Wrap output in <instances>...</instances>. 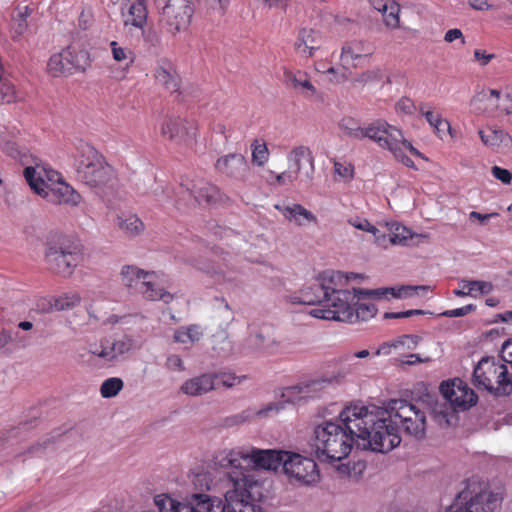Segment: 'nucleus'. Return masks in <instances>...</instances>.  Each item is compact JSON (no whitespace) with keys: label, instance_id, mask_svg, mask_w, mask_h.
<instances>
[{"label":"nucleus","instance_id":"51","mask_svg":"<svg viewBox=\"0 0 512 512\" xmlns=\"http://www.w3.org/2000/svg\"><path fill=\"white\" fill-rule=\"evenodd\" d=\"M124 382L121 378L111 377L104 380L100 386V394L103 398H113L123 389Z\"/></svg>","mask_w":512,"mask_h":512},{"label":"nucleus","instance_id":"6","mask_svg":"<svg viewBox=\"0 0 512 512\" xmlns=\"http://www.w3.org/2000/svg\"><path fill=\"white\" fill-rule=\"evenodd\" d=\"M367 139L390 151L397 161L407 167L414 168V162L408 153L421 157V153L404 138L402 131L386 121L375 120L369 123Z\"/></svg>","mask_w":512,"mask_h":512},{"label":"nucleus","instance_id":"42","mask_svg":"<svg viewBox=\"0 0 512 512\" xmlns=\"http://www.w3.org/2000/svg\"><path fill=\"white\" fill-rule=\"evenodd\" d=\"M81 296L76 291H67L54 295V310L56 312L70 311L81 303Z\"/></svg>","mask_w":512,"mask_h":512},{"label":"nucleus","instance_id":"64","mask_svg":"<svg viewBox=\"0 0 512 512\" xmlns=\"http://www.w3.org/2000/svg\"><path fill=\"white\" fill-rule=\"evenodd\" d=\"M497 111L504 114L512 113V93L507 92L503 95L500 93V100L497 105Z\"/></svg>","mask_w":512,"mask_h":512},{"label":"nucleus","instance_id":"7","mask_svg":"<svg viewBox=\"0 0 512 512\" xmlns=\"http://www.w3.org/2000/svg\"><path fill=\"white\" fill-rule=\"evenodd\" d=\"M498 504V495L485 482L472 478L465 483L445 512H494Z\"/></svg>","mask_w":512,"mask_h":512},{"label":"nucleus","instance_id":"28","mask_svg":"<svg viewBox=\"0 0 512 512\" xmlns=\"http://www.w3.org/2000/svg\"><path fill=\"white\" fill-rule=\"evenodd\" d=\"M285 84L306 99H313L318 96V90L313 85L307 72L302 70H284Z\"/></svg>","mask_w":512,"mask_h":512},{"label":"nucleus","instance_id":"34","mask_svg":"<svg viewBox=\"0 0 512 512\" xmlns=\"http://www.w3.org/2000/svg\"><path fill=\"white\" fill-rule=\"evenodd\" d=\"M458 289L453 290V294L458 297L470 296L476 298L480 295H487L493 290L491 282L482 280L460 279Z\"/></svg>","mask_w":512,"mask_h":512},{"label":"nucleus","instance_id":"27","mask_svg":"<svg viewBox=\"0 0 512 512\" xmlns=\"http://www.w3.org/2000/svg\"><path fill=\"white\" fill-rule=\"evenodd\" d=\"M89 363L96 368H109L115 365L116 359L113 354L110 341L102 338L90 343L87 349Z\"/></svg>","mask_w":512,"mask_h":512},{"label":"nucleus","instance_id":"60","mask_svg":"<svg viewBox=\"0 0 512 512\" xmlns=\"http://www.w3.org/2000/svg\"><path fill=\"white\" fill-rule=\"evenodd\" d=\"M360 300L365 298L373 299H388L391 293L390 287L378 288V289H356Z\"/></svg>","mask_w":512,"mask_h":512},{"label":"nucleus","instance_id":"39","mask_svg":"<svg viewBox=\"0 0 512 512\" xmlns=\"http://www.w3.org/2000/svg\"><path fill=\"white\" fill-rule=\"evenodd\" d=\"M377 11L381 12L388 27L396 28L399 25V5L393 0H369Z\"/></svg>","mask_w":512,"mask_h":512},{"label":"nucleus","instance_id":"9","mask_svg":"<svg viewBox=\"0 0 512 512\" xmlns=\"http://www.w3.org/2000/svg\"><path fill=\"white\" fill-rule=\"evenodd\" d=\"M473 383L478 389L496 396H506L512 392V380L505 364L493 357H484L475 366Z\"/></svg>","mask_w":512,"mask_h":512},{"label":"nucleus","instance_id":"21","mask_svg":"<svg viewBox=\"0 0 512 512\" xmlns=\"http://www.w3.org/2000/svg\"><path fill=\"white\" fill-rule=\"evenodd\" d=\"M121 17L126 29L130 31L137 29L145 35V26L148 17L146 0H123Z\"/></svg>","mask_w":512,"mask_h":512},{"label":"nucleus","instance_id":"52","mask_svg":"<svg viewBox=\"0 0 512 512\" xmlns=\"http://www.w3.org/2000/svg\"><path fill=\"white\" fill-rule=\"evenodd\" d=\"M420 338L416 335H402L396 339H393V343L398 344L396 348H394V352L402 355L406 351L416 349Z\"/></svg>","mask_w":512,"mask_h":512},{"label":"nucleus","instance_id":"18","mask_svg":"<svg viewBox=\"0 0 512 512\" xmlns=\"http://www.w3.org/2000/svg\"><path fill=\"white\" fill-rule=\"evenodd\" d=\"M440 391L454 410H466L477 401L475 392L461 379L443 382Z\"/></svg>","mask_w":512,"mask_h":512},{"label":"nucleus","instance_id":"17","mask_svg":"<svg viewBox=\"0 0 512 512\" xmlns=\"http://www.w3.org/2000/svg\"><path fill=\"white\" fill-rule=\"evenodd\" d=\"M247 458L245 467L247 473L253 469L277 470L284 469L288 452L281 450H262L255 447H246Z\"/></svg>","mask_w":512,"mask_h":512},{"label":"nucleus","instance_id":"20","mask_svg":"<svg viewBox=\"0 0 512 512\" xmlns=\"http://www.w3.org/2000/svg\"><path fill=\"white\" fill-rule=\"evenodd\" d=\"M246 458V447L224 449L214 456V464L220 468L231 470L228 473V479L231 483V475L241 477L242 472L246 475H250L247 473V468L245 467Z\"/></svg>","mask_w":512,"mask_h":512},{"label":"nucleus","instance_id":"14","mask_svg":"<svg viewBox=\"0 0 512 512\" xmlns=\"http://www.w3.org/2000/svg\"><path fill=\"white\" fill-rule=\"evenodd\" d=\"M88 66V53L72 47L53 54L47 64L48 72L53 77L72 74L75 71H85Z\"/></svg>","mask_w":512,"mask_h":512},{"label":"nucleus","instance_id":"41","mask_svg":"<svg viewBox=\"0 0 512 512\" xmlns=\"http://www.w3.org/2000/svg\"><path fill=\"white\" fill-rule=\"evenodd\" d=\"M86 312L87 320L84 323L79 324L81 328H94L98 325H114L119 321V317L117 315L102 314L93 305H89L86 308Z\"/></svg>","mask_w":512,"mask_h":512},{"label":"nucleus","instance_id":"2","mask_svg":"<svg viewBox=\"0 0 512 512\" xmlns=\"http://www.w3.org/2000/svg\"><path fill=\"white\" fill-rule=\"evenodd\" d=\"M24 176L31 189L39 196L59 205L77 207L81 194L49 165L36 161L24 169Z\"/></svg>","mask_w":512,"mask_h":512},{"label":"nucleus","instance_id":"50","mask_svg":"<svg viewBox=\"0 0 512 512\" xmlns=\"http://www.w3.org/2000/svg\"><path fill=\"white\" fill-rule=\"evenodd\" d=\"M377 313V308L373 303L370 302H360V300L357 301L356 305H353V323L361 320V321H367L371 318H373Z\"/></svg>","mask_w":512,"mask_h":512},{"label":"nucleus","instance_id":"35","mask_svg":"<svg viewBox=\"0 0 512 512\" xmlns=\"http://www.w3.org/2000/svg\"><path fill=\"white\" fill-rule=\"evenodd\" d=\"M155 79L158 84L170 92H176L179 89V77L169 61L162 60L158 63Z\"/></svg>","mask_w":512,"mask_h":512},{"label":"nucleus","instance_id":"43","mask_svg":"<svg viewBox=\"0 0 512 512\" xmlns=\"http://www.w3.org/2000/svg\"><path fill=\"white\" fill-rule=\"evenodd\" d=\"M327 383V380L320 378L305 379L297 383L298 391H300V394H302V397L305 401L319 396Z\"/></svg>","mask_w":512,"mask_h":512},{"label":"nucleus","instance_id":"40","mask_svg":"<svg viewBox=\"0 0 512 512\" xmlns=\"http://www.w3.org/2000/svg\"><path fill=\"white\" fill-rule=\"evenodd\" d=\"M338 128L344 136L352 139L363 140L368 136V125L362 126L358 119L350 116L342 117Z\"/></svg>","mask_w":512,"mask_h":512},{"label":"nucleus","instance_id":"30","mask_svg":"<svg viewBox=\"0 0 512 512\" xmlns=\"http://www.w3.org/2000/svg\"><path fill=\"white\" fill-rule=\"evenodd\" d=\"M321 34L311 28H303L298 32L294 48L301 57H311L321 47Z\"/></svg>","mask_w":512,"mask_h":512},{"label":"nucleus","instance_id":"44","mask_svg":"<svg viewBox=\"0 0 512 512\" xmlns=\"http://www.w3.org/2000/svg\"><path fill=\"white\" fill-rule=\"evenodd\" d=\"M203 336L201 326L193 324L178 328L174 333V341L180 344H194Z\"/></svg>","mask_w":512,"mask_h":512},{"label":"nucleus","instance_id":"3","mask_svg":"<svg viewBox=\"0 0 512 512\" xmlns=\"http://www.w3.org/2000/svg\"><path fill=\"white\" fill-rule=\"evenodd\" d=\"M340 423L323 421L315 426L311 437V447L319 458L331 461H341L346 458L357 439L356 433L351 432L346 421L339 414Z\"/></svg>","mask_w":512,"mask_h":512},{"label":"nucleus","instance_id":"62","mask_svg":"<svg viewBox=\"0 0 512 512\" xmlns=\"http://www.w3.org/2000/svg\"><path fill=\"white\" fill-rule=\"evenodd\" d=\"M282 401L285 403L297 404L304 401L302 394L298 391V385H292L283 389L281 394Z\"/></svg>","mask_w":512,"mask_h":512},{"label":"nucleus","instance_id":"46","mask_svg":"<svg viewBox=\"0 0 512 512\" xmlns=\"http://www.w3.org/2000/svg\"><path fill=\"white\" fill-rule=\"evenodd\" d=\"M421 113L428 123L434 128L439 138L443 139L447 132L451 134L449 121L442 118L441 115L435 114L430 110H424V107L421 108Z\"/></svg>","mask_w":512,"mask_h":512},{"label":"nucleus","instance_id":"38","mask_svg":"<svg viewBox=\"0 0 512 512\" xmlns=\"http://www.w3.org/2000/svg\"><path fill=\"white\" fill-rule=\"evenodd\" d=\"M109 46L113 60L121 67L120 77H124L135 62V53L132 49L117 41H111Z\"/></svg>","mask_w":512,"mask_h":512},{"label":"nucleus","instance_id":"37","mask_svg":"<svg viewBox=\"0 0 512 512\" xmlns=\"http://www.w3.org/2000/svg\"><path fill=\"white\" fill-rule=\"evenodd\" d=\"M153 271H145L135 265H124L120 271V278L122 284L130 289H136L139 292V287L143 285L146 279L152 277Z\"/></svg>","mask_w":512,"mask_h":512},{"label":"nucleus","instance_id":"36","mask_svg":"<svg viewBox=\"0 0 512 512\" xmlns=\"http://www.w3.org/2000/svg\"><path fill=\"white\" fill-rule=\"evenodd\" d=\"M500 100V92L494 89H486L479 92L472 100L471 106L479 113L493 114L497 111Z\"/></svg>","mask_w":512,"mask_h":512},{"label":"nucleus","instance_id":"23","mask_svg":"<svg viewBox=\"0 0 512 512\" xmlns=\"http://www.w3.org/2000/svg\"><path fill=\"white\" fill-rule=\"evenodd\" d=\"M374 52L371 43L363 40L347 41L342 46L341 61L344 67L358 66L364 63Z\"/></svg>","mask_w":512,"mask_h":512},{"label":"nucleus","instance_id":"31","mask_svg":"<svg viewBox=\"0 0 512 512\" xmlns=\"http://www.w3.org/2000/svg\"><path fill=\"white\" fill-rule=\"evenodd\" d=\"M162 278L161 275L157 272H152V277L147 278L144 281L143 285L139 287V293L143 296L144 299L149 301H163L164 303H170L174 296L165 291L161 287Z\"/></svg>","mask_w":512,"mask_h":512},{"label":"nucleus","instance_id":"53","mask_svg":"<svg viewBox=\"0 0 512 512\" xmlns=\"http://www.w3.org/2000/svg\"><path fill=\"white\" fill-rule=\"evenodd\" d=\"M391 293L390 296L397 299H404V298H410L416 294H418L419 291H427L429 289L428 286L419 285V286H412V285H403L399 287H390Z\"/></svg>","mask_w":512,"mask_h":512},{"label":"nucleus","instance_id":"59","mask_svg":"<svg viewBox=\"0 0 512 512\" xmlns=\"http://www.w3.org/2000/svg\"><path fill=\"white\" fill-rule=\"evenodd\" d=\"M204 501L201 502L199 508L206 509V512H225L227 506V502H223L222 499L218 497H212L207 495V497L203 498Z\"/></svg>","mask_w":512,"mask_h":512},{"label":"nucleus","instance_id":"4","mask_svg":"<svg viewBox=\"0 0 512 512\" xmlns=\"http://www.w3.org/2000/svg\"><path fill=\"white\" fill-rule=\"evenodd\" d=\"M375 416L389 417V422L403 433L420 439L425 435L426 413L417 404L403 400L392 399L385 407L372 406L370 413L366 414V421H372Z\"/></svg>","mask_w":512,"mask_h":512},{"label":"nucleus","instance_id":"15","mask_svg":"<svg viewBox=\"0 0 512 512\" xmlns=\"http://www.w3.org/2000/svg\"><path fill=\"white\" fill-rule=\"evenodd\" d=\"M194 198L198 203L216 204L224 202L227 197L221 190L214 184L199 181L193 186L184 188L181 185L175 194V206L182 208Z\"/></svg>","mask_w":512,"mask_h":512},{"label":"nucleus","instance_id":"48","mask_svg":"<svg viewBox=\"0 0 512 512\" xmlns=\"http://www.w3.org/2000/svg\"><path fill=\"white\" fill-rule=\"evenodd\" d=\"M110 344L113 354L115 355L116 362L120 356L130 353L136 348L134 338L129 335H122L121 337L114 339Z\"/></svg>","mask_w":512,"mask_h":512},{"label":"nucleus","instance_id":"55","mask_svg":"<svg viewBox=\"0 0 512 512\" xmlns=\"http://www.w3.org/2000/svg\"><path fill=\"white\" fill-rule=\"evenodd\" d=\"M364 468L365 466L362 463H354L352 466L349 464H341L337 466V473L342 478H349L354 481H358Z\"/></svg>","mask_w":512,"mask_h":512},{"label":"nucleus","instance_id":"16","mask_svg":"<svg viewBox=\"0 0 512 512\" xmlns=\"http://www.w3.org/2000/svg\"><path fill=\"white\" fill-rule=\"evenodd\" d=\"M284 472L290 479L303 485L315 484L320 479L316 462L296 453L288 452Z\"/></svg>","mask_w":512,"mask_h":512},{"label":"nucleus","instance_id":"45","mask_svg":"<svg viewBox=\"0 0 512 512\" xmlns=\"http://www.w3.org/2000/svg\"><path fill=\"white\" fill-rule=\"evenodd\" d=\"M347 223L357 230L372 234L375 238V242L379 245L382 244V240L385 239V235H380L378 228L363 216L352 215L347 218Z\"/></svg>","mask_w":512,"mask_h":512},{"label":"nucleus","instance_id":"19","mask_svg":"<svg viewBox=\"0 0 512 512\" xmlns=\"http://www.w3.org/2000/svg\"><path fill=\"white\" fill-rule=\"evenodd\" d=\"M197 124L180 117L169 116L163 120L161 133L177 144H191L197 137Z\"/></svg>","mask_w":512,"mask_h":512},{"label":"nucleus","instance_id":"33","mask_svg":"<svg viewBox=\"0 0 512 512\" xmlns=\"http://www.w3.org/2000/svg\"><path fill=\"white\" fill-rule=\"evenodd\" d=\"M114 223L116 227L127 237L135 238L145 231V224L141 218L131 212H121L116 215Z\"/></svg>","mask_w":512,"mask_h":512},{"label":"nucleus","instance_id":"25","mask_svg":"<svg viewBox=\"0 0 512 512\" xmlns=\"http://www.w3.org/2000/svg\"><path fill=\"white\" fill-rule=\"evenodd\" d=\"M478 135L484 146L497 152H506L512 149V138L503 129L497 126H486L478 130Z\"/></svg>","mask_w":512,"mask_h":512},{"label":"nucleus","instance_id":"5","mask_svg":"<svg viewBox=\"0 0 512 512\" xmlns=\"http://www.w3.org/2000/svg\"><path fill=\"white\" fill-rule=\"evenodd\" d=\"M75 161L80 180L90 187H103L115 177L114 169L88 143L80 142L77 145Z\"/></svg>","mask_w":512,"mask_h":512},{"label":"nucleus","instance_id":"49","mask_svg":"<svg viewBox=\"0 0 512 512\" xmlns=\"http://www.w3.org/2000/svg\"><path fill=\"white\" fill-rule=\"evenodd\" d=\"M157 512H181L184 502H179L167 494H159L154 497Z\"/></svg>","mask_w":512,"mask_h":512},{"label":"nucleus","instance_id":"12","mask_svg":"<svg viewBox=\"0 0 512 512\" xmlns=\"http://www.w3.org/2000/svg\"><path fill=\"white\" fill-rule=\"evenodd\" d=\"M161 7V23L172 36L186 32L194 13L191 0H156Z\"/></svg>","mask_w":512,"mask_h":512},{"label":"nucleus","instance_id":"26","mask_svg":"<svg viewBox=\"0 0 512 512\" xmlns=\"http://www.w3.org/2000/svg\"><path fill=\"white\" fill-rule=\"evenodd\" d=\"M283 409L284 402L282 400L269 402L260 408L249 407L232 416L230 421L234 425H239L256 419H266L278 415Z\"/></svg>","mask_w":512,"mask_h":512},{"label":"nucleus","instance_id":"58","mask_svg":"<svg viewBox=\"0 0 512 512\" xmlns=\"http://www.w3.org/2000/svg\"><path fill=\"white\" fill-rule=\"evenodd\" d=\"M213 374L215 376V382L218 383V388L221 386L225 388H231L240 384L245 379V376H235L230 372H219Z\"/></svg>","mask_w":512,"mask_h":512},{"label":"nucleus","instance_id":"63","mask_svg":"<svg viewBox=\"0 0 512 512\" xmlns=\"http://www.w3.org/2000/svg\"><path fill=\"white\" fill-rule=\"evenodd\" d=\"M165 368L170 372H183L186 367L181 356L177 354H170L166 357Z\"/></svg>","mask_w":512,"mask_h":512},{"label":"nucleus","instance_id":"1","mask_svg":"<svg viewBox=\"0 0 512 512\" xmlns=\"http://www.w3.org/2000/svg\"><path fill=\"white\" fill-rule=\"evenodd\" d=\"M373 405H364L361 402H352L341 411V417L351 432L356 433L357 445L363 449L387 453L397 447L401 437L395 425L389 422V417L375 416L372 421H366V414L370 413Z\"/></svg>","mask_w":512,"mask_h":512},{"label":"nucleus","instance_id":"22","mask_svg":"<svg viewBox=\"0 0 512 512\" xmlns=\"http://www.w3.org/2000/svg\"><path fill=\"white\" fill-rule=\"evenodd\" d=\"M218 173L237 181H244L249 172V164L243 155L230 153L221 156L215 163Z\"/></svg>","mask_w":512,"mask_h":512},{"label":"nucleus","instance_id":"32","mask_svg":"<svg viewBox=\"0 0 512 512\" xmlns=\"http://www.w3.org/2000/svg\"><path fill=\"white\" fill-rule=\"evenodd\" d=\"M288 168L295 172V174L299 177L301 171L303 169L304 161H307L310 166V171L305 172L306 180H310L312 178V173L314 170V158L312 156L311 150L303 145L294 147L290 153L288 154Z\"/></svg>","mask_w":512,"mask_h":512},{"label":"nucleus","instance_id":"11","mask_svg":"<svg viewBox=\"0 0 512 512\" xmlns=\"http://www.w3.org/2000/svg\"><path fill=\"white\" fill-rule=\"evenodd\" d=\"M45 258L55 273L69 277L82 259L81 247L67 237H59L56 242L49 244Z\"/></svg>","mask_w":512,"mask_h":512},{"label":"nucleus","instance_id":"61","mask_svg":"<svg viewBox=\"0 0 512 512\" xmlns=\"http://www.w3.org/2000/svg\"><path fill=\"white\" fill-rule=\"evenodd\" d=\"M204 497H207V494L204 493H194L191 495L189 500L184 502V506L180 509L181 512H206V509L199 508L202 501H204Z\"/></svg>","mask_w":512,"mask_h":512},{"label":"nucleus","instance_id":"57","mask_svg":"<svg viewBox=\"0 0 512 512\" xmlns=\"http://www.w3.org/2000/svg\"><path fill=\"white\" fill-rule=\"evenodd\" d=\"M191 483L196 490L209 491L212 488L213 480L209 472L200 471L193 475Z\"/></svg>","mask_w":512,"mask_h":512},{"label":"nucleus","instance_id":"47","mask_svg":"<svg viewBox=\"0 0 512 512\" xmlns=\"http://www.w3.org/2000/svg\"><path fill=\"white\" fill-rule=\"evenodd\" d=\"M269 156V149L263 139H255L251 143V158L254 165L263 167L268 162Z\"/></svg>","mask_w":512,"mask_h":512},{"label":"nucleus","instance_id":"24","mask_svg":"<svg viewBox=\"0 0 512 512\" xmlns=\"http://www.w3.org/2000/svg\"><path fill=\"white\" fill-rule=\"evenodd\" d=\"M274 208L278 210L288 222L295 226L306 227L318 223L317 216L301 204H275Z\"/></svg>","mask_w":512,"mask_h":512},{"label":"nucleus","instance_id":"56","mask_svg":"<svg viewBox=\"0 0 512 512\" xmlns=\"http://www.w3.org/2000/svg\"><path fill=\"white\" fill-rule=\"evenodd\" d=\"M412 237L411 231L400 224H394L391 228L389 241L392 245H405L407 240Z\"/></svg>","mask_w":512,"mask_h":512},{"label":"nucleus","instance_id":"10","mask_svg":"<svg viewBox=\"0 0 512 512\" xmlns=\"http://www.w3.org/2000/svg\"><path fill=\"white\" fill-rule=\"evenodd\" d=\"M347 280L348 277L340 271H324L313 282L290 294L287 300L291 304L317 305L318 307L324 304L330 289H334L333 283H342Z\"/></svg>","mask_w":512,"mask_h":512},{"label":"nucleus","instance_id":"8","mask_svg":"<svg viewBox=\"0 0 512 512\" xmlns=\"http://www.w3.org/2000/svg\"><path fill=\"white\" fill-rule=\"evenodd\" d=\"M342 283L332 284L334 289H330L329 296L323 305L315 307L309 311V314L317 319L353 323V305L360 300L357 290L339 289Z\"/></svg>","mask_w":512,"mask_h":512},{"label":"nucleus","instance_id":"29","mask_svg":"<svg viewBox=\"0 0 512 512\" xmlns=\"http://www.w3.org/2000/svg\"><path fill=\"white\" fill-rule=\"evenodd\" d=\"M215 389H218V383L215 382V376L212 373H203L189 378L180 386V391L190 397L202 396Z\"/></svg>","mask_w":512,"mask_h":512},{"label":"nucleus","instance_id":"54","mask_svg":"<svg viewBox=\"0 0 512 512\" xmlns=\"http://www.w3.org/2000/svg\"><path fill=\"white\" fill-rule=\"evenodd\" d=\"M269 174L271 177L267 180V182L272 186L290 185L298 179V176L295 174V172L289 168L288 170L279 174H275L273 171H269Z\"/></svg>","mask_w":512,"mask_h":512},{"label":"nucleus","instance_id":"13","mask_svg":"<svg viewBox=\"0 0 512 512\" xmlns=\"http://www.w3.org/2000/svg\"><path fill=\"white\" fill-rule=\"evenodd\" d=\"M232 488L225 493V500L230 512H265L257 503L250 501V489L255 485L252 475H231Z\"/></svg>","mask_w":512,"mask_h":512}]
</instances>
